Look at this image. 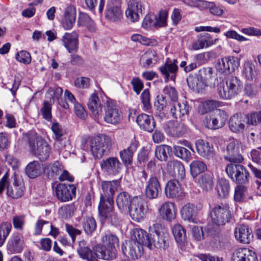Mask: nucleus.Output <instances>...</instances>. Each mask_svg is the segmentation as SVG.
Here are the masks:
<instances>
[{
    "label": "nucleus",
    "mask_w": 261,
    "mask_h": 261,
    "mask_svg": "<svg viewBox=\"0 0 261 261\" xmlns=\"http://www.w3.org/2000/svg\"><path fill=\"white\" fill-rule=\"evenodd\" d=\"M220 106L218 101L208 100L201 104L198 107V112L201 114H204Z\"/></svg>",
    "instance_id": "52"
},
{
    "label": "nucleus",
    "mask_w": 261,
    "mask_h": 261,
    "mask_svg": "<svg viewBox=\"0 0 261 261\" xmlns=\"http://www.w3.org/2000/svg\"><path fill=\"white\" fill-rule=\"evenodd\" d=\"M120 186V179L102 181V193L100 195L99 204L114 203V194Z\"/></svg>",
    "instance_id": "9"
},
{
    "label": "nucleus",
    "mask_w": 261,
    "mask_h": 261,
    "mask_svg": "<svg viewBox=\"0 0 261 261\" xmlns=\"http://www.w3.org/2000/svg\"><path fill=\"white\" fill-rule=\"evenodd\" d=\"M24 242L23 236L18 233H14L7 243V249L11 253H20L23 249Z\"/></svg>",
    "instance_id": "28"
},
{
    "label": "nucleus",
    "mask_w": 261,
    "mask_h": 261,
    "mask_svg": "<svg viewBox=\"0 0 261 261\" xmlns=\"http://www.w3.org/2000/svg\"><path fill=\"white\" fill-rule=\"evenodd\" d=\"M198 154L202 158L215 161L217 159V154L213 145L210 143L202 139H198L195 142Z\"/></svg>",
    "instance_id": "16"
},
{
    "label": "nucleus",
    "mask_w": 261,
    "mask_h": 261,
    "mask_svg": "<svg viewBox=\"0 0 261 261\" xmlns=\"http://www.w3.org/2000/svg\"><path fill=\"white\" fill-rule=\"evenodd\" d=\"M165 194L168 198H179L184 195L181 185L177 179H171L166 184Z\"/></svg>",
    "instance_id": "20"
},
{
    "label": "nucleus",
    "mask_w": 261,
    "mask_h": 261,
    "mask_svg": "<svg viewBox=\"0 0 261 261\" xmlns=\"http://www.w3.org/2000/svg\"><path fill=\"white\" fill-rule=\"evenodd\" d=\"M102 171L107 175L116 176L120 173L122 164L117 157H109L103 160L100 163Z\"/></svg>",
    "instance_id": "14"
},
{
    "label": "nucleus",
    "mask_w": 261,
    "mask_h": 261,
    "mask_svg": "<svg viewBox=\"0 0 261 261\" xmlns=\"http://www.w3.org/2000/svg\"><path fill=\"white\" fill-rule=\"evenodd\" d=\"M187 82L190 88L197 91H199L205 87L203 82L198 77V72L194 74H189L187 78Z\"/></svg>",
    "instance_id": "46"
},
{
    "label": "nucleus",
    "mask_w": 261,
    "mask_h": 261,
    "mask_svg": "<svg viewBox=\"0 0 261 261\" xmlns=\"http://www.w3.org/2000/svg\"><path fill=\"white\" fill-rule=\"evenodd\" d=\"M174 237L178 244L181 246L185 245L187 241L186 230L179 224H175L172 229Z\"/></svg>",
    "instance_id": "45"
},
{
    "label": "nucleus",
    "mask_w": 261,
    "mask_h": 261,
    "mask_svg": "<svg viewBox=\"0 0 261 261\" xmlns=\"http://www.w3.org/2000/svg\"><path fill=\"white\" fill-rule=\"evenodd\" d=\"M243 87V83L238 77L230 75L226 79L225 83L218 86L217 91L221 98L230 99L240 94Z\"/></svg>",
    "instance_id": "3"
},
{
    "label": "nucleus",
    "mask_w": 261,
    "mask_h": 261,
    "mask_svg": "<svg viewBox=\"0 0 261 261\" xmlns=\"http://www.w3.org/2000/svg\"><path fill=\"white\" fill-rule=\"evenodd\" d=\"M51 129L54 134L55 138V146L58 150H61L65 147V144L63 143L62 137L63 135L64 131L62 126L57 122H53Z\"/></svg>",
    "instance_id": "40"
},
{
    "label": "nucleus",
    "mask_w": 261,
    "mask_h": 261,
    "mask_svg": "<svg viewBox=\"0 0 261 261\" xmlns=\"http://www.w3.org/2000/svg\"><path fill=\"white\" fill-rule=\"evenodd\" d=\"M172 148L166 145L158 146L154 151L155 157L160 161H166L168 159V154L171 152Z\"/></svg>",
    "instance_id": "50"
},
{
    "label": "nucleus",
    "mask_w": 261,
    "mask_h": 261,
    "mask_svg": "<svg viewBox=\"0 0 261 261\" xmlns=\"http://www.w3.org/2000/svg\"><path fill=\"white\" fill-rule=\"evenodd\" d=\"M111 138L103 134L94 137L90 141L91 151L95 159L102 158L111 149Z\"/></svg>",
    "instance_id": "5"
},
{
    "label": "nucleus",
    "mask_w": 261,
    "mask_h": 261,
    "mask_svg": "<svg viewBox=\"0 0 261 261\" xmlns=\"http://www.w3.org/2000/svg\"><path fill=\"white\" fill-rule=\"evenodd\" d=\"M121 248L123 254L133 259H137L143 253V246L134 242L129 240L126 241L121 245Z\"/></svg>",
    "instance_id": "18"
},
{
    "label": "nucleus",
    "mask_w": 261,
    "mask_h": 261,
    "mask_svg": "<svg viewBox=\"0 0 261 261\" xmlns=\"http://www.w3.org/2000/svg\"><path fill=\"white\" fill-rule=\"evenodd\" d=\"M116 201L118 208L121 211H127L132 204L130 195L126 192L119 193L117 196Z\"/></svg>",
    "instance_id": "43"
},
{
    "label": "nucleus",
    "mask_w": 261,
    "mask_h": 261,
    "mask_svg": "<svg viewBox=\"0 0 261 261\" xmlns=\"http://www.w3.org/2000/svg\"><path fill=\"white\" fill-rule=\"evenodd\" d=\"M12 229L11 224L3 222L0 224V247L5 243Z\"/></svg>",
    "instance_id": "53"
},
{
    "label": "nucleus",
    "mask_w": 261,
    "mask_h": 261,
    "mask_svg": "<svg viewBox=\"0 0 261 261\" xmlns=\"http://www.w3.org/2000/svg\"><path fill=\"white\" fill-rule=\"evenodd\" d=\"M29 144L31 153L41 161H44L48 158L51 149L45 140L38 137L30 138Z\"/></svg>",
    "instance_id": "6"
},
{
    "label": "nucleus",
    "mask_w": 261,
    "mask_h": 261,
    "mask_svg": "<svg viewBox=\"0 0 261 261\" xmlns=\"http://www.w3.org/2000/svg\"><path fill=\"white\" fill-rule=\"evenodd\" d=\"M227 118L228 116L225 111L218 109L213 115H207L205 118L204 123L210 129H219L225 125Z\"/></svg>",
    "instance_id": "13"
},
{
    "label": "nucleus",
    "mask_w": 261,
    "mask_h": 261,
    "mask_svg": "<svg viewBox=\"0 0 261 261\" xmlns=\"http://www.w3.org/2000/svg\"><path fill=\"white\" fill-rule=\"evenodd\" d=\"M76 18V10L72 6H68L65 11L64 16L61 24L65 30H70L73 27Z\"/></svg>",
    "instance_id": "33"
},
{
    "label": "nucleus",
    "mask_w": 261,
    "mask_h": 261,
    "mask_svg": "<svg viewBox=\"0 0 261 261\" xmlns=\"http://www.w3.org/2000/svg\"><path fill=\"white\" fill-rule=\"evenodd\" d=\"M63 165L58 161L47 165L44 169L46 175L49 179H55L61 173Z\"/></svg>",
    "instance_id": "41"
},
{
    "label": "nucleus",
    "mask_w": 261,
    "mask_h": 261,
    "mask_svg": "<svg viewBox=\"0 0 261 261\" xmlns=\"http://www.w3.org/2000/svg\"><path fill=\"white\" fill-rule=\"evenodd\" d=\"M231 217L229 206L226 203L216 205L211 211V217L213 224L217 226L224 225Z\"/></svg>",
    "instance_id": "7"
},
{
    "label": "nucleus",
    "mask_w": 261,
    "mask_h": 261,
    "mask_svg": "<svg viewBox=\"0 0 261 261\" xmlns=\"http://www.w3.org/2000/svg\"><path fill=\"white\" fill-rule=\"evenodd\" d=\"M94 252L91 250L85 240L80 241L79 242L77 251L79 255L83 259H86L87 261H97V258H101L98 252L96 250V246L93 247Z\"/></svg>",
    "instance_id": "19"
},
{
    "label": "nucleus",
    "mask_w": 261,
    "mask_h": 261,
    "mask_svg": "<svg viewBox=\"0 0 261 261\" xmlns=\"http://www.w3.org/2000/svg\"><path fill=\"white\" fill-rule=\"evenodd\" d=\"M198 182L201 188L206 191L212 190L214 184L212 175L207 173L203 174L200 176Z\"/></svg>",
    "instance_id": "48"
},
{
    "label": "nucleus",
    "mask_w": 261,
    "mask_h": 261,
    "mask_svg": "<svg viewBox=\"0 0 261 261\" xmlns=\"http://www.w3.org/2000/svg\"><path fill=\"white\" fill-rule=\"evenodd\" d=\"M79 34L75 31L71 33H66L62 37V40L64 46L68 52H76L78 50Z\"/></svg>",
    "instance_id": "29"
},
{
    "label": "nucleus",
    "mask_w": 261,
    "mask_h": 261,
    "mask_svg": "<svg viewBox=\"0 0 261 261\" xmlns=\"http://www.w3.org/2000/svg\"><path fill=\"white\" fill-rule=\"evenodd\" d=\"M246 188L242 185H239L235 188L234 200L236 202H240L243 201Z\"/></svg>",
    "instance_id": "64"
},
{
    "label": "nucleus",
    "mask_w": 261,
    "mask_h": 261,
    "mask_svg": "<svg viewBox=\"0 0 261 261\" xmlns=\"http://www.w3.org/2000/svg\"><path fill=\"white\" fill-rule=\"evenodd\" d=\"M234 235L236 238L244 244H249L253 239V234L250 232L248 227L240 225L236 228Z\"/></svg>",
    "instance_id": "35"
},
{
    "label": "nucleus",
    "mask_w": 261,
    "mask_h": 261,
    "mask_svg": "<svg viewBox=\"0 0 261 261\" xmlns=\"http://www.w3.org/2000/svg\"><path fill=\"white\" fill-rule=\"evenodd\" d=\"M75 210L73 204H66L62 206L59 210V214L64 219H68L72 217Z\"/></svg>",
    "instance_id": "57"
},
{
    "label": "nucleus",
    "mask_w": 261,
    "mask_h": 261,
    "mask_svg": "<svg viewBox=\"0 0 261 261\" xmlns=\"http://www.w3.org/2000/svg\"><path fill=\"white\" fill-rule=\"evenodd\" d=\"M57 198L62 202L71 200L76 194V187L73 184H59L55 189Z\"/></svg>",
    "instance_id": "15"
},
{
    "label": "nucleus",
    "mask_w": 261,
    "mask_h": 261,
    "mask_svg": "<svg viewBox=\"0 0 261 261\" xmlns=\"http://www.w3.org/2000/svg\"><path fill=\"white\" fill-rule=\"evenodd\" d=\"M104 121L110 124H116L122 119L121 113L119 111L114 101L107 98L104 106Z\"/></svg>",
    "instance_id": "12"
},
{
    "label": "nucleus",
    "mask_w": 261,
    "mask_h": 261,
    "mask_svg": "<svg viewBox=\"0 0 261 261\" xmlns=\"http://www.w3.org/2000/svg\"><path fill=\"white\" fill-rule=\"evenodd\" d=\"M25 173L31 178H35L40 176L43 171V169L37 161L30 163L25 167Z\"/></svg>",
    "instance_id": "44"
},
{
    "label": "nucleus",
    "mask_w": 261,
    "mask_h": 261,
    "mask_svg": "<svg viewBox=\"0 0 261 261\" xmlns=\"http://www.w3.org/2000/svg\"><path fill=\"white\" fill-rule=\"evenodd\" d=\"M168 12L165 10H161L155 15V28L164 27L167 25Z\"/></svg>",
    "instance_id": "55"
},
{
    "label": "nucleus",
    "mask_w": 261,
    "mask_h": 261,
    "mask_svg": "<svg viewBox=\"0 0 261 261\" xmlns=\"http://www.w3.org/2000/svg\"><path fill=\"white\" fill-rule=\"evenodd\" d=\"M247 123L252 125H257L261 123V111L252 112L246 115Z\"/></svg>",
    "instance_id": "60"
},
{
    "label": "nucleus",
    "mask_w": 261,
    "mask_h": 261,
    "mask_svg": "<svg viewBox=\"0 0 261 261\" xmlns=\"http://www.w3.org/2000/svg\"><path fill=\"white\" fill-rule=\"evenodd\" d=\"M242 74L248 80H253L255 79L256 72L254 64L251 62H245L243 65Z\"/></svg>",
    "instance_id": "49"
},
{
    "label": "nucleus",
    "mask_w": 261,
    "mask_h": 261,
    "mask_svg": "<svg viewBox=\"0 0 261 261\" xmlns=\"http://www.w3.org/2000/svg\"><path fill=\"white\" fill-rule=\"evenodd\" d=\"M198 77L203 82L205 86L214 87L216 84L217 75L215 70L212 67H202L197 72Z\"/></svg>",
    "instance_id": "26"
},
{
    "label": "nucleus",
    "mask_w": 261,
    "mask_h": 261,
    "mask_svg": "<svg viewBox=\"0 0 261 261\" xmlns=\"http://www.w3.org/2000/svg\"><path fill=\"white\" fill-rule=\"evenodd\" d=\"M17 61L25 64H29L31 62V57L30 53L27 51L21 50L16 55Z\"/></svg>",
    "instance_id": "63"
},
{
    "label": "nucleus",
    "mask_w": 261,
    "mask_h": 261,
    "mask_svg": "<svg viewBox=\"0 0 261 261\" xmlns=\"http://www.w3.org/2000/svg\"><path fill=\"white\" fill-rule=\"evenodd\" d=\"M232 261H258L255 252L247 248H239L232 254Z\"/></svg>",
    "instance_id": "31"
},
{
    "label": "nucleus",
    "mask_w": 261,
    "mask_h": 261,
    "mask_svg": "<svg viewBox=\"0 0 261 261\" xmlns=\"http://www.w3.org/2000/svg\"><path fill=\"white\" fill-rule=\"evenodd\" d=\"M98 211L101 219L107 220L113 225H118L121 221L120 216L114 211V203L99 204Z\"/></svg>",
    "instance_id": "11"
},
{
    "label": "nucleus",
    "mask_w": 261,
    "mask_h": 261,
    "mask_svg": "<svg viewBox=\"0 0 261 261\" xmlns=\"http://www.w3.org/2000/svg\"><path fill=\"white\" fill-rule=\"evenodd\" d=\"M164 129L169 136L178 137L186 132V127L184 123L177 121H169L165 124Z\"/></svg>",
    "instance_id": "27"
},
{
    "label": "nucleus",
    "mask_w": 261,
    "mask_h": 261,
    "mask_svg": "<svg viewBox=\"0 0 261 261\" xmlns=\"http://www.w3.org/2000/svg\"><path fill=\"white\" fill-rule=\"evenodd\" d=\"M190 168L192 176L195 177L206 169V166L202 161L195 160L191 163Z\"/></svg>",
    "instance_id": "51"
},
{
    "label": "nucleus",
    "mask_w": 261,
    "mask_h": 261,
    "mask_svg": "<svg viewBox=\"0 0 261 261\" xmlns=\"http://www.w3.org/2000/svg\"><path fill=\"white\" fill-rule=\"evenodd\" d=\"M83 227L86 234H91L96 228L95 220L91 217L85 218L83 222Z\"/></svg>",
    "instance_id": "54"
},
{
    "label": "nucleus",
    "mask_w": 261,
    "mask_h": 261,
    "mask_svg": "<svg viewBox=\"0 0 261 261\" xmlns=\"http://www.w3.org/2000/svg\"><path fill=\"white\" fill-rule=\"evenodd\" d=\"M228 126L229 129L233 133L243 132L245 127L243 117L239 114L233 115L229 120Z\"/></svg>",
    "instance_id": "34"
},
{
    "label": "nucleus",
    "mask_w": 261,
    "mask_h": 261,
    "mask_svg": "<svg viewBox=\"0 0 261 261\" xmlns=\"http://www.w3.org/2000/svg\"><path fill=\"white\" fill-rule=\"evenodd\" d=\"M166 170L173 176L182 179L185 177V169L183 164L177 160H171L167 162Z\"/></svg>",
    "instance_id": "30"
},
{
    "label": "nucleus",
    "mask_w": 261,
    "mask_h": 261,
    "mask_svg": "<svg viewBox=\"0 0 261 261\" xmlns=\"http://www.w3.org/2000/svg\"><path fill=\"white\" fill-rule=\"evenodd\" d=\"M139 145L138 141L134 140L131 141L127 148L123 149L119 151V157L125 166L132 165L134 153L136 151Z\"/></svg>",
    "instance_id": "25"
},
{
    "label": "nucleus",
    "mask_w": 261,
    "mask_h": 261,
    "mask_svg": "<svg viewBox=\"0 0 261 261\" xmlns=\"http://www.w3.org/2000/svg\"><path fill=\"white\" fill-rule=\"evenodd\" d=\"M143 5L141 2L137 0L129 1L125 10V16L133 22L138 21L143 13Z\"/></svg>",
    "instance_id": "17"
},
{
    "label": "nucleus",
    "mask_w": 261,
    "mask_h": 261,
    "mask_svg": "<svg viewBox=\"0 0 261 261\" xmlns=\"http://www.w3.org/2000/svg\"><path fill=\"white\" fill-rule=\"evenodd\" d=\"M24 192V186L21 182H19L16 178L14 179L12 185H8L7 189V194L8 196L17 199L21 197Z\"/></svg>",
    "instance_id": "39"
},
{
    "label": "nucleus",
    "mask_w": 261,
    "mask_h": 261,
    "mask_svg": "<svg viewBox=\"0 0 261 261\" xmlns=\"http://www.w3.org/2000/svg\"><path fill=\"white\" fill-rule=\"evenodd\" d=\"M166 172L162 168L154 171L146 182L144 194L146 198L152 200L157 198L162 191L160 180L165 179Z\"/></svg>",
    "instance_id": "4"
},
{
    "label": "nucleus",
    "mask_w": 261,
    "mask_h": 261,
    "mask_svg": "<svg viewBox=\"0 0 261 261\" xmlns=\"http://www.w3.org/2000/svg\"><path fill=\"white\" fill-rule=\"evenodd\" d=\"M136 122L140 127L146 131L151 132L155 128V122L152 116L145 114L139 115L136 119Z\"/></svg>",
    "instance_id": "32"
},
{
    "label": "nucleus",
    "mask_w": 261,
    "mask_h": 261,
    "mask_svg": "<svg viewBox=\"0 0 261 261\" xmlns=\"http://www.w3.org/2000/svg\"><path fill=\"white\" fill-rule=\"evenodd\" d=\"M217 40V39H211V35L207 33L199 35L198 36L197 40L193 43L192 48L194 50H198L205 46L208 47L214 44Z\"/></svg>",
    "instance_id": "36"
},
{
    "label": "nucleus",
    "mask_w": 261,
    "mask_h": 261,
    "mask_svg": "<svg viewBox=\"0 0 261 261\" xmlns=\"http://www.w3.org/2000/svg\"><path fill=\"white\" fill-rule=\"evenodd\" d=\"M159 213L163 219L172 221L176 216L174 204L170 202L164 203L159 209Z\"/></svg>",
    "instance_id": "38"
},
{
    "label": "nucleus",
    "mask_w": 261,
    "mask_h": 261,
    "mask_svg": "<svg viewBox=\"0 0 261 261\" xmlns=\"http://www.w3.org/2000/svg\"><path fill=\"white\" fill-rule=\"evenodd\" d=\"M141 61L143 63V66L148 68L154 65L159 60V57L154 50L146 51L141 57Z\"/></svg>",
    "instance_id": "42"
},
{
    "label": "nucleus",
    "mask_w": 261,
    "mask_h": 261,
    "mask_svg": "<svg viewBox=\"0 0 261 261\" xmlns=\"http://www.w3.org/2000/svg\"><path fill=\"white\" fill-rule=\"evenodd\" d=\"M249 173L246 168L242 166L237 176H234L233 181L238 184H245L248 181Z\"/></svg>",
    "instance_id": "56"
},
{
    "label": "nucleus",
    "mask_w": 261,
    "mask_h": 261,
    "mask_svg": "<svg viewBox=\"0 0 261 261\" xmlns=\"http://www.w3.org/2000/svg\"><path fill=\"white\" fill-rule=\"evenodd\" d=\"M230 185L229 181L224 178L219 179L217 185V192L219 197L223 199L227 197L229 193Z\"/></svg>",
    "instance_id": "47"
},
{
    "label": "nucleus",
    "mask_w": 261,
    "mask_h": 261,
    "mask_svg": "<svg viewBox=\"0 0 261 261\" xmlns=\"http://www.w3.org/2000/svg\"><path fill=\"white\" fill-rule=\"evenodd\" d=\"M239 163L230 162L226 167L225 170L228 176L232 180L234 179V176H237L239 170L243 165L239 164Z\"/></svg>",
    "instance_id": "59"
},
{
    "label": "nucleus",
    "mask_w": 261,
    "mask_h": 261,
    "mask_svg": "<svg viewBox=\"0 0 261 261\" xmlns=\"http://www.w3.org/2000/svg\"><path fill=\"white\" fill-rule=\"evenodd\" d=\"M147 204L141 197L135 196L132 199V204L128 208L132 219L137 222L142 220L146 213Z\"/></svg>",
    "instance_id": "8"
},
{
    "label": "nucleus",
    "mask_w": 261,
    "mask_h": 261,
    "mask_svg": "<svg viewBox=\"0 0 261 261\" xmlns=\"http://www.w3.org/2000/svg\"><path fill=\"white\" fill-rule=\"evenodd\" d=\"M171 115L174 118H181L188 115L189 113L190 107L186 101L180 103L170 102L168 106Z\"/></svg>",
    "instance_id": "24"
},
{
    "label": "nucleus",
    "mask_w": 261,
    "mask_h": 261,
    "mask_svg": "<svg viewBox=\"0 0 261 261\" xmlns=\"http://www.w3.org/2000/svg\"><path fill=\"white\" fill-rule=\"evenodd\" d=\"M182 218L189 222L196 221L197 207L193 204L188 203L184 205L180 211Z\"/></svg>",
    "instance_id": "37"
},
{
    "label": "nucleus",
    "mask_w": 261,
    "mask_h": 261,
    "mask_svg": "<svg viewBox=\"0 0 261 261\" xmlns=\"http://www.w3.org/2000/svg\"><path fill=\"white\" fill-rule=\"evenodd\" d=\"M161 227L160 224H154L149 228V234L142 229L135 228L132 234L131 240L149 249L151 248L152 245L159 248H164L165 241L160 236L159 229Z\"/></svg>",
    "instance_id": "1"
},
{
    "label": "nucleus",
    "mask_w": 261,
    "mask_h": 261,
    "mask_svg": "<svg viewBox=\"0 0 261 261\" xmlns=\"http://www.w3.org/2000/svg\"><path fill=\"white\" fill-rule=\"evenodd\" d=\"M174 153L175 156L182 160L189 161L191 159L190 152L184 147L179 145H174Z\"/></svg>",
    "instance_id": "58"
},
{
    "label": "nucleus",
    "mask_w": 261,
    "mask_h": 261,
    "mask_svg": "<svg viewBox=\"0 0 261 261\" xmlns=\"http://www.w3.org/2000/svg\"><path fill=\"white\" fill-rule=\"evenodd\" d=\"M177 63V60L175 59L171 62L166 61L160 67V71L164 76L165 82L167 83L169 80L175 82L178 70Z\"/></svg>",
    "instance_id": "22"
},
{
    "label": "nucleus",
    "mask_w": 261,
    "mask_h": 261,
    "mask_svg": "<svg viewBox=\"0 0 261 261\" xmlns=\"http://www.w3.org/2000/svg\"><path fill=\"white\" fill-rule=\"evenodd\" d=\"M87 106L95 121H98L102 116V105L95 93L91 94L87 102Z\"/></svg>",
    "instance_id": "21"
},
{
    "label": "nucleus",
    "mask_w": 261,
    "mask_h": 261,
    "mask_svg": "<svg viewBox=\"0 0 261 261\" xmlns=\"http://www.w3.org/2000/svg\"><path fill=\"white\" fill-rule=\"evenodd\" d=\"M51 111V105L47 101H44L43 102V107L40 110V112L43 118L48 121H50L52 118Z\"/></svg>",
    "instance_id": "62"
},
{
    "label": "nucleus",
    "mask_w": 261,
    "mask_h": 261,
    "mask_svg": "<svg viewBox=\"0 0 261 261\" xmlns=\"http://www.w3.org/2000/svg\"><path fill=\"white\" fill-rule=\"evenodd\" d=\"M121 0H108L105 10V17L110 22H117L123 18Z\"/></svg>",
    "instance_id": "10"
},
{
    "label": "nucleus",
    "mask_w": 261,
    "mask_h": 261,
    "mask_svg": "<svg viewBox=\"0 0 261 261\" xmlns=\"http://www.w3.org/2000/svg\"><path fill=\"white\" fill-rule=\"evenodd\" d=\"M102 244L96 245V250L101 259H112L115 258L116 247L118 246L119 240L117 237L111 233H105L101 238Z\"/></svg>",
    "instance_id": "2"
},
{
    "label": "nucleus",
    "mask_w": 261,
    "mask_h": 261,
    "mask_svg": "<svg viewBox=\"0 0 261 261\" xmlns=\"http://www.w3.org/2000/svg\"><path fill=\"white\" fill-rule=\"evenodd\" d=\"M142 102L143 105V110L145 111L150 110L151 108L150 103V95L148 89H145L141 95Z\"/></svg>",
    "instance_id": "61"
},
{
    "label": "nucleus",
    "mask_w": 261,
    "mask_h": 261,
    "mask_svg": "<svg viewBox=\"0 0 261 261\" xmlns=\"http://www.w3.org/2000/svg\"><path fill=\"white\" fill-rule=\"evenodd\" d=\"M239 144L238 141L233 140L229 142L226 147L227 154L225 156V159L230 162L234 163H241L243 158L240 153Z\"/></svg>",
    "instance_id": "23"
}]
</instances>
